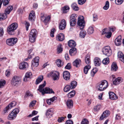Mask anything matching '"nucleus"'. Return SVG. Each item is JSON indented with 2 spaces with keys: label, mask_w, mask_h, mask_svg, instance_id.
<instances>
[{
  "label": "nucleus",
  "mask_w": 124,
  "mask_h": 124,
  "mask_svg": "<svg viewBox=\"0 0 124 124\" xmlns=\"http://www.w3.org/2000/svg\"><path fill=\"white\" fill-rule=\"evenodd\" d=\"M91 68L90 65H88L85 66L84 69V71L85 74H87L88 72V71Z\"/></svg>",
  "instance_id": "38"
},
{
  "label": "nucleus",
  "mask_w": 124,
  "mask_h": 124,
  "mask_svg": "<svg viewBox=\"0 0 124 124\" xmlns=\"http://www.w3.org/2000/svg\"><path fill=\"white\" fill-rule=\"evenodd\" d=\"M71 68L70 63H69L65 67V68L66 69L70 70Z\"/></svg>",
  "instance_id": "59"
},
{
  "label": "nucleus",
  "mask_w": 124,
  "mask_h": 124,
  "mask_svg": "<svg viewBox=\"0 0 124 124\" xmlns=\"http://www.w3.org/2000/svg\"><path fill=\"white\" fill-rule=\"evenodd\" d=\"M68 45L70 47H73L76 46L75 42L72 40H70L68 42Z\"/></svg>",
  "instance_id": "28"
},
{
  "label": "nucleus",
  "mask_w": 124,
  "mask_h": 124,
  "mask_svg": "<svg viewBox=\"0 0 124 124\" xmlns=\"http://www.w3.org/2000/svg\"><path fill=\"white\" fill-rule=\"evenodd\" d=\"M19 112V110L18 108L14 109L8 115V119L9 120H12L15 119Z\"/></svg>",
  "instance_id": "5"
},
{
  "label": "nucleus",
  "mask_w": 124,
  "mask_h": 124,
  "mask_svg": "<svg viewBox=\"0 0 124 124\" xmlns=\"http://www.w3.org/2000/svg\"><path fill=\"white\" fill-rule=\"evenodd\" d=\"M46 84V82L45 81L43 84L39 86V88L37 89V90L42 93V95H44L45 93H54V92L52 89H50L48 87H46L45 89L43 88L45 86Z\"/></svg>",
  "instance_id": "1"
},
{
  "label": "nucleus",
  "mask_w": 124,
  "mask_h": 124,
  "mask_svg": "<svg viewBox=\"0 0 124 124\" xmlns=\"http://www.w3.org/2000/svg\"><path fill=\"white\" fill-rule=\"evenodd\" d=\"M66 24H60L59 26V29L61 30L64 29L65 28Z\"/></svg>",
  "instance_id": "40"
},
{
  "label": "nucleus",
  "mask_w": 124,
  "mask_h": 124,
  "mask_svg": "<svg viewBox=\"0 0 124 124\" xmlns=\"http://www.w3.org/2000/svg\"><path fill=\"white\" fill-rule=\"evenodd\" d=\"M75 91L74 90H72L69 93L67 94V96L68 98H70L73 97L75 95Z\"/></svg>",
  "instance_id": "35"
},
{
  "label": "nucleus",
  "mask_w": 124,
  "mask_h": 124,
  "mask_svg": "<svg viewBox=\"0 0 124 124\" xmlns=\"http://www.w3.org/2000/svg\"><path fill=\"white\" fill-rule=\"evenodd\" d=\"M64 39V36L62 33H60L58 35L57 37V39L59 41H62Z\"/></svg>",
  "instance_id": "24"
},
{
  "label": "nucleus",
  "mask_w": 124,
  "mask_h": 124,
  "mask_svg": "<svg viewBox=\"0 0 124 124\" xmlns=\"http://www.w3.org/2000/svg\"><path fill=\"white\" fill-rule=\"evenodd\" d=\"M97 71L98 70L96 68H94L93 69L91 72V76L92 77H93Z\"/></svg>",
  "instance_id": "41"
},
{
  "label": "nucleus",
  "mask_w": 124,
  "mask_h": 124,
  "mask_svg": "<svg viewBox=\"0 0 124 124\" xmlns=\"http://www.w3.org/2000/svg\"><path fill=\"white\" fill-rule=\"evenodd\" d=\"M118 68V67L116 63L113 62L111 65V70L112 71H116Z\"/></svg>",
  "instance_id": "26"
},
{
  "label": "nucleus",
  "mask_w": 124,
  "mask_h": 124,
  "mask_svg": "<svg viewBox=\"0 0 124 124\" xmlns=\"http://www.w3.org/2000/svg\"><path fill=\"white\" fill-rule=\"evenodd\" d=\"M18 26L17 24H11L7 28V32L10 35H13L15 34V30Z\"/></svg>",
  "instance_id": "4"
},
{
  "label": "nucleus",
  "mask_w": 124,
  "mask_h": 124,
  "mask_svg": "<svg viewBox=\"0 0 124 124\" xmlns=\"http://www.w3.org/2000/svg\"><path fill=\"white\" fill-rule=\"evenodd\" d=\"M109 58L107 57L104 58L102 61V63L105 65L109 63Z\"/></svg>",
  "instance_id": "42"
},
{
  "label": "nucleus",
  "mask_w": 124,
  "mask_h": 124,
  "mask_svg": "<svg viewBox=\"0 0 124 124\" xmlns=\"http://www.w3.org/2000/svg\"><path fill=\"white\" fill-rule=\"evenodd\" d=\"M35 18V12L33 11H32L29 15V20L32 22L33 21H34Z\"/></svg>",
  "instance_id": "14"
},
{
  "label": "nucleus",
  "mask_w": 124,
  "mask_h": 124,
  "mask_svg": "<svg viewBox=\"0 0 124 124\" xmlns=\"http://www.w3.org/2000/svg\"><path fill=\"white\" fill-rule=\"evenodd\" d=\"M71 7L72 9L75 11H78L79 8L76 3H74L71 5Z\"/></svg>",
  "instance_id": "36"
},
{
  "label": "nucleus",
  "mask_w": 124,
  "mask_h": 124,
  "mask_svg": "<svg viewBox=\"0 0 124 124\" xmlns=\"http://www.w3.org/2000/svg\"><path fill=\"white\" fill-rule=\"evenodd\" d=\"M76 18L70 19V23H76Z\"/></svg>",
  "instance_id": "60"
},
{
  "label": "nucleus",
  "mask_w": 124,
  "mask_h": 124,
  "mask_svg": "<svg viewBox=\"0 0 124 124\" xmlns=\"http://www.w3.org/2000/svg\"><path fill=\"white\" fill-rule=\"evenodd\" d=\"M116 27L114 26H112L109 27L108 29L109 31L114 32L116 30Z\"/></svg>",
  "instance_id": "52"
},
{
  "label": "nucleus",
  "mask_w": 124,
  "mask_h": 124,
  "mask_svg": "<svg viewBox=\"0 0 124 124\" xmlns=\"http://www.w3.org/2000/svg\"><path fill=\"white\" fill-rule=\"evenodd\" d=\"M94 32V30L92 27H90L88 28V30L87 32L89 34H91Z\"/></svg>",
  "instance_id": "44"
},
{
  "label": "nucleus",
  "mask_w": 124,
  "mask_h": 124,
  "mask_svg": "<svg viewBox=\"0 0 124 124\" xmlns=\"http://www.w3.org/2000/svg\"><path fill=\"white\" fill-rule=\"evenodd\" d=\"M86 0H78V3L79 5H82L86 1Z\"/></svg>",
  "instance_id": "62"
},
{
  "label": "nucleus",
  "mask_w": 124,
  "mask_h": 124,
  "mask_svg": "<svg viewBox=\"0 0 124 124\" xmlns=\"http://www.w3.org/2000/svg\"><path fill=\"white\" fill-rule=\"evenodd\" d=\"M51 17L50 16H48L45 18L43 20V22L44 23H47L49 22V21H50Z\"/></svg>",
  "instance_id": "46"
},
{
  "label": "nucleus",
  "mask_w": 124,
  "mask_h": 124,
  "mask_svg": "<svg viewBox=\"0 0 124 124\" xmlns=\"http://www.w3.org/2000/svg\"><path fill=\"white\" fill-rule=\"evenodd\" d=\"M66 124H73V122L71 120L69 119L66 121Z\"/></svg>",
  "instance_id": "64"
},
{
  "label": "nucleus",
  "mask_w": 124,
  "mask_h": 124,
  "mask_svg": "<svg viewBox=\"0 0 124 124\" xmlns=\"http://www.w3.org/2000/svg\"><path fill=\"white\" fill-rule=\"evenodd\" d=\"M90 57L88 54H87L85 56V60L86 63L87 64H90Z\"/></svg>",
  "instance_id": "34"
},
{
  "label": "nucleus",
  "mask_w": 124,
  "mask_h": 124,
  "mask_svg": "<svg viewBox=\"0 0 124 124\" xmlns=\"http://www.w3.org/2000/svg\"><path fill=\"white\" fill-rule=\"evenodd\" d=\"M71 87L73 89L75 88L76 86L77 85V83L75 81H73L70 84Z\"/></svg>",
  "instance_id": "39"
},
{
  "label": "nucleus",
  "mask_w": 124,
  "mask_h": 124,
  "mask_svg": "<svg viewBox=\"0 0 124 124\" xmlns=\"http://www.w3.org/2000/svg\"><path fill=\"white\" fill-rule=\"evenodd\" d=\"M108 82L105 80H103L97 84L96 88L99 91H103L108 87Z\"/></svg>",
  "instance_id": "2"
},
{
  "label": "nucleus",
  "mask_w": 124,
  "mask_h": 124,
  "mask_svg": "<svg viewBox=\"0 0 124 124\" xmlns=\"http://www.w3.org/2000/svg\"><path fill=\"white\" fill-rule=\"evenodd\" d=\"M71 89H73L71 87L70 85H66L64 88L63 90L64 91L66 92H67L70 90Z\"/></svg>",
  "instance_id": "33"
},
{
  "label": "nucleus",
  "mask_w": 124,
  "mask_h": 124,
  "mask_svg": "<svg viewBox=\"0 0 124 124\" xmlns=\"http://www.w3.org/2000/svg\"><path fill=\"white\" fill-rule=\"evenodd\" d=\"M28 67V64L26 62H22L19 64V68L20 69L24 70Z\"/></svg>",
  "instance_id": "16"
},
{
  "label": "nucleus",
  "mask_w": 124,
  "mask_h": 124,
  "mask_svg": "<svg viewBox=\"0 0 124 124\" xmlns=\"http://www.w3.org/2000/svg\"><path fill=\"white\" fill-rule=\"evenodd\" d=\"M94 64L96 66H100L101 63L100 59L98 57H95L94 60Z\"/></svg>",
  "instance_id": "20"
},
{
  "label": "nucleus",
  "mask_w": 124,
  "mask_h": 124,
  "mask_svg": "<svg viewBox=\"0 0 124 124\" xmlns=\"http://www.w3.org/2000/svg\"><path fill=\"white\" fill-rule=\"evenodd\" d=\"M103 54L107 56H110L112 54V51L110 47L107 46L104 47L102 49Z\"/></svg>",
  "instance_id": "6"
},
{
  "label": "nucleus",
  "mask_w": 124,
  "mask_h": 124,
  "mask_svg": "<svg viewBox=\"0 0 124 124\" xmlns=\"http://www.w3.org/2000/svg\"><path fill=\"white\" fill-rule=\"evenodd\" d=\"M109 98L111 100H115L117 99L118 97L113 92H109Z\"/></svg>",
  "instance_id": "15"
},
{
  "label": "nucleus",
  "mask_w": 124,
  "mask_h": 124,
  "mask_svg": "<svg viewBox=\"0 0 124 124\" xmlns=\"http://www.w3.org/2000/svg\"><path fill=\"white\" fill-rule=\"evenodd\" d=\"M86 34V32L83 30L81 31L79 34V36L81 38H84Z\"/></svg>",
  "instance_id": "37"
},
{
  "label": "nucleus",
  "mask_w": 124,
  "mask_h": 124,
  "mask_svg": "<svg viewBox=\"0 0 124 124\" xmlns=\"http://www.w3.org/2000/svg\"><path fill=\"white\" fill-rule=\"evenodd\" d=\"M39 57H37L34 58L32 61V65L35 67H37L39 65Z\"/></svg>",
  "instance_id": "11"
},
{
  "label": "nucleus",
  "mask_w": 124,
  "mask_h": 124,
  "mask_svg": "<svg viewBox=\"0 0 124 124\" xmlns=\"http://www.w3.org/2000/svg\"><path fill=\"white\" fill-rule=\"evenodd\" d=\"M32 25L30 24H25V27L26 28V30L28 31V28H31Z\"/></svg>",
  "instance_id": "57"
},
{
  "label": "nucleus",
  "mask_w": 124,
  "mask_h": 124,
  "mask_svg": "<svg viewBox=\"0 0 124 124\" xmlns=\"http://www.w3.org/2000/svg\"><path fill=\"white\" fill-rule=\"evenodd\" d=\"M70 74L67 71H64L63 73V77L66 80H68L70 78Z\"/></svg>",
  "instance_id": "18"
},
{
  "label": "nucleus",
  "mask_w": 124,
  "mask_h": 124,
  "mask_svg": "<svg viewBox=\"0 0 124 124\" xmlns=\"http://www.w3.org/2000/svg\"><path fill=\"white\" fill-rule=\"evenodd\" d=\"M56 64L58 67H61L63 65L64 63L62 61H61L60 59H58L56 62Z\"/></svg>",
  "instance_id": "32"
},
{
  "label": "nucleus",
  "mask_w": 124,
  "mask_h": 124,
  "mask_svg": "<svg viewBox=\"0 0 124 124\" xmlns=\"http://www.w3.org/2000/svg\"><path fill=\"white\" fill-rule=\"evenodd\" d=\"M77 26L81 30H82L84 28L85 26V24H77Z\"/></svg>",
  "instance_id": "49"
},
{
  "label": "nucleus",
  "mask_w": 124,
  "mask_h": 124,
  "mask_svg": "<svg viewBox=\"0 0 124 124\" xmlns=\"http://www.w3.org/2000/svg\"><path fill=\"white\" fill-rule=\"evenodd\" d=\"M85 23L84 18L83 16H78L77 23Z\"/></svg>",
  "instance_id": "19"
},
{
  "label": "nucleus",
  "mask_w": 124,
  "mask_h": 124,
  "mask_svg": "<svg viewBox=\"0 0 124 124\" xmlns=\"http://www.w3.org/2000/svg\"><path fill=\"white\" fill-rule=\"evenodd\" d=\"M66 103L68 107L70 109L72 108L73 105V103L72 100L68 99L66 102Z\"/></svg>",
  "instance_id": "21"
},
{
  "label": "nucleus",
  "mask_w": 124,
  "mask_h": 124,
  "mask_svg": "<svg viewBox=\"0 0 124 124\" xmlns=\"http://www.w3.org/2000/svg\"><path fill=\"white\" fill-rule=\"evenodd\" d=\"M121 40V36H118L115 40V42L116 45L117 46L120 45Z\"/></svg>",
  "instance_id": "23"
},
{
  "label": "nucleus",
  "mask_w": 124,
  "mask_h": 124,
  "mask_svg": "<svg viewBox=\"0 0 124 124\" xmlns=\"http://www.w3.org/2000/svg\"><path fill=\"white\" fill-rule=\"evenodd\" d=\"M43 79V76L40 75L39 76L36 80L35 84L38 85L42 81Z\"/></svg>",
  "instance_id": "27"
},
{
  "label": "nucleus",
  "mask_w": 124,
  "mask_h": 124,
  "mask_svg": "<svg viewBox=\"0 0 124 124\" xmlns=\"http://www.w3.org/2000/svg\"><path fill=\"white\" fill-rule=\"evenodd\" d=\"M101 108V105H98L94 107L93 110L94 111H99Z\"/></svg>",
  "instance_id": "48"
},
{
  "label": "nucleus",
  "mask_w": 124,
  "mask_h": 124,
  "mask_svg": "<svg viewBox=\"0 0 124 124\" xmlns=\"http://www.w3.org/2000/svg\"><path fill=\"white\" fill-rule=\"evenodd\" d=\"M122 82V80H121V78L118 77L117 78L115 79L114 81H113V84L116 85L119 84L120 83Z\"/></svg>",
  "instance_id": "29"
},
{
  "label": "nucleus",
  "mask_w": 124,
  "mask_h": 124,
  "mask_svg": "<svg viewBox=\"0 0 124 124\" xmlns=\"http://www.w3.org/2000/svg\"><path fill=\"white\" fill-rule=\"evenodd\" d=\"M53 110L52 108H50L46 111V115L47 117H49V116L50 115L51 116L53 114Z\"/></svg>",
  "instance_id": "31"
},
{
  "label": "nucleus",
  "mask_w": 124,
  "mask_h": 124,
  "mask_svg": "<svg viewBox=\"0 0 124 124\" xmlns=\"http://www.w3.org/2000/svg\"><path fill=\"white\" fill-rule=\"evenodd\" d=\"M89 123L87 119L84 118L82 121L81 124H88Z\"/></svg>",
  "instance_id": "55"
},
{
  "label": "nucleus",
  "mask_w": 124,
  "mask_h": 124,
  "mask_svg": "<svg viewBox=\"0 0 124 124\" xmlns=\"http://www.w3.org/2000/svg\"><path fill=\"white\" fill-rule=\"evenodd\" d=\"M13 9L12 6L10 5L6 8L4 12L7 15L9 14Z\"/></svg>",
  "instance_id": "22"
},
{
  "label": "nucleus",
  "mask_w": 124,
  "mask_h": 124,
  "mask_svg": "<svg viewBox=\"0 0 124 124\" xmlns=\"http://www.w3.org/2000/svg\"><path fill=\"white\" fill-rule=\"evenodd\" d=\"M112 35V33L111 32V31H108L106 33V37L108 38H110L111 36Z\"/></svg>",
  "instance_id": "53"
},
{
  "label": "nucleus",
  "mask_w": 124,
  "mask_h": 124,
  "mask_svg": "<svg viewBox=\"0 0 124 124\" xmlns=\"http://www.w3.org/2000/svg\"><path fill=\"white\" fill-rule=\"evenodd\" d=\"M124 56V55L121 52H119L118 53V57L120 58V60L121 59V58H122L123 56Z\"/></svg>",
  "instance_id": "54"
},
{
  "label": "nucleus",
  "mask_w": 124,
  "mask_h": 124,
  "mask_svg": "<svg viewBox=\"0 0 124 124\" xmlns=\"http://www.w3.org/2000/svg\"><path fill=\"white\" fill-rule=\"evenodd\" d=\"M70 9L69 7L67 6H65L62 8V13L65 14L68 12Z\"/></svg>",
  "instance_id": "25"
},
{
  "label": "nucleus",
  "mask_w": 124,
  "mask_h": 124,
  "mask_svg": "<svg viewBox=\"0 0 124 124\" xmlns=\"http://www.w3.org/2000/svg\"><path fill=\"white\" fill-rule=\"evenodd\" d=\"M61 45L59 44L57 46V50L58 53H60L62 51V49L61 47Z\"/></svg>",
  "instance_id": "45"
},
{
  "label": "nucleus",
  "mask_w": 124,
  "mask_h": 124,
  "mask_svg": "<svg viewBox=\"0 0 124 124\" xmlns=\"http://www.w3.org/2000/svg\"><path fill=\"white\" fill-rule=\"evenodd\" d=\"M73 66L76 67H79L81 64V61L79 59H77L73 62Z\"/></svg>",
  "instance_id": "17"
},
{
  "label": "nucleus",
  "mask_w": 124,
  "mask_h": 124,
  "mask_svg": "<svg viewBox=\"0 0 124 124\" xmlns=\"http://www.w3.org/2000/svg\"><path fill=\"white\" fill-rule=\"evenodd\" d=\"M36 101L35 100L31 102L30 104V107H32L34 106L36 103Z\"/></svg>",
  "instance_id": "63"
},
{
  "label": "nucleus",
  "mask_w": 124,
  "mask_h": 124,
  "mask_svg": "<svg viewBox=\"0 0 124 124\" xmlns=\"http://www.w3.org/2000/svg\"><path fill=\"white\" fill-rule=\"evenodd\" d=\"M109 3L108 1H107L106 2V3L105 6L103 7V8L104 9L107 10L109 8Z\"/></svg>",
  "instance_id": "47"
},
{
  "label": "nucleus",
  "mask_w": 124,
  "mask_h": 124,
  "mask_svg": "<svg viewBox=\"0 0 124 124\" xmlns=\"http://www.w3.org/2000/svg\"><path fill=\"white\" fill-rule=\"evenodd\" d=\"M32 75L31 72H27L26 73L24 77L23 80L24 81L26 82L29 80L32 77Z\"/></svg>",
  "instance_id": "12"
},
{
  "label": "nucleus",
  "mask_w": 124,
  "mask_h": 124,
  "mask_svg": "<svg viewBox=\"0 0 124 124\" xmlns=\"http://www.w3.org/2000/svg\"><path fill=\"white\" fill-rule=\"evenodd\" d=\"M16 102L15 101H13L11 102L4 108L2 112V114H5L6 113H8L9 109L15 106L16 105Z\"/></svg>",
  "instance_id": "7"
},
{
  "label": "nucleus",
  "mask_w": 124,
  "mask_h": 124,
  "mask_svg": "<svg viewBox=\"0 0 124 124\" xmlns=\"http://www.w3.org/2000/svg\"><path fill=\"white\" fill-rule=\"evenodd\" d=\"M74 52L76 53L77 52V50L76 48L73 47L70 50L69 54L70 55H71V54Z\"/></svg>",
  "instance_id": "43"
},
{
  "label": "nucleus",
  "mask_w": 124,
  "mask_h": 124,
  "mask_svg": "<svg viewBox=\"0 0 124 124\" xmlns=\"http://www.w3.org/2000/svg\"><path fill=\"white\" fill-rule=\"evenodd\" d=\"M55 31V29L54 28H53L51 30L50 35L51 37H54V33Z\"/></svg>",
  "instance_id": "51"
},
{
  "label": "nucleus",
  "mask_w": 124,
  "mask_h": 124,
  "mask_svg": "<svg viewBox=\"0 0 124 124\" xmlns=\"http://www.w3.org/2000/svg\"><path fill=\"white\" fill-rule=\"evenodd\" d=\"M110 111L108 110H106L104 111L101 115V116L100 118V120H102L104 118L107 117H108L109 115Z\"/></svg>",
  "instance_id": "13"
},
{
  "label": "nucleus",
  "mask_w": 124,
  "mask_h": 124,
  "mask_svg": "<svg viewBox=\"0 0 124 124\" xmlns=\"http://www.w3.org/2000/svg\"><path fill=\"white\" fill-rule=\"evenodd\" d=\"M93 21H95L98 19V16L96 14H94L93 16Z\"/></svg>",
  "instance_id": "61"
},
{
  "label": "nucleus",
  "mask_w": 124,
  "mask_h": 124,
  "mask_svg": "<svg viewBox=\"0 0 124 124\" xmlns=\"http://www.w3.org/2000/svg\"><path fill=\"white\" fill-rule=\"evenodd\" d=\"M65 118H66V117H59L58 119V121L59 122H61L64 120Z\"/></svg>",
  "instance_id": "58"
},
{
  "label": "nucleus",
  "mask_w": 124,
  "mask_h": 124,
  "mask_svg": "<svg viewBox=\"0 0 124 124\" xmlns=\"http://www.w3.org/2000/svg\"><path fill=\"white\" fill-rule=\"evenodd\" d=\"M52 76L54 80H58L59 77V73L57 71L51 72L48 75V77Z\"/></svg>",
  "instance_id": "8"
},
{
  "label": "nucleus",
  "mask_w": 124,
  "mask_h": 124,
  "mask_svg": "<svg viewBox=\"0 0 124 124\" xmlns=\"http://www.w3.org/2000/svg\"><path fill=\"white\" fill-rule=\"evenodd\" d=\"M17 39L16 38H11L7 39L6 41L7 44L9 46H13L17 42Z\"/></svg>",
  "instance_id": "10"
},
{
  "label": "nucleus",
  "mask_w": 124,
  "mask_h": 124,
  "mask_svg": "<svg viewBox=\"0 0 124 124\" xmlns=\"http://www.w3.org/2000/svg\"><path fill=\"white\" fill-rule=\"evenodd\" d=\"M37 34V32L35 29L31 30L29 35V40L31 42L33 43L35 41Z\"/></svg>",
  "instance_id": "3"
},
{
  "label": "nucleus",
  "mask_w": 124,
  "mask_h": 124,
  "mask_svg": "<svg viewBox=\"0 0 124 124\" xmlns=\"http://www.w3.org/2000/svg\"><path fill=\"white\" fill-rule=\"evenodd\" d=\"M123 0H115V3L117 5H120L123 2Z\"/></svg>",
  "instance_id": "56"
},
{
  "label": "nucleus",
  "mask_w": 124,
  "mask_h": 124,
  "mask_svg": "<svg viewBox=\"0 0 124 124\" xmlns=\"http://www.w3.org/2000/svg\"><path fill=\"white\" fill-rule=\"evenodd\" d=\"M6 81L5 80L0 81V88H2L5 84Z\"/></svg>",
  "instance_id": "50"
},
{
  "label": "nucleus",
  "mask_w": 124,
  "mask_h": 124,
  "mask_svg": "<svg viewBox=\"0 0 124 124\" xmlns=\"http://www.w3.org/2000/svg\"><path fill=\"white\" fill-rule=\"evenodd\" d=\"M21 82L20 78L17 76L14 77L11 80V84L14 86H17Z\"/></svg>",
  "instance_id": "9"
},
{
  "label": "nucleus",
  "mask_w": 124,
  "mask_h": 124,
  "mask_svg": "<svg viewBox=\"0 0 124 124\" xmlns=\"http://www.w3.org/2000/svg\"><path fill=\"white\" fill-rule=\"evenodd\" d=\"M7 14L5 13L0 14V20L2 21L5 19L7 17Z\"/></svg>",
  "instance_id": "30"
}]
</instances>
